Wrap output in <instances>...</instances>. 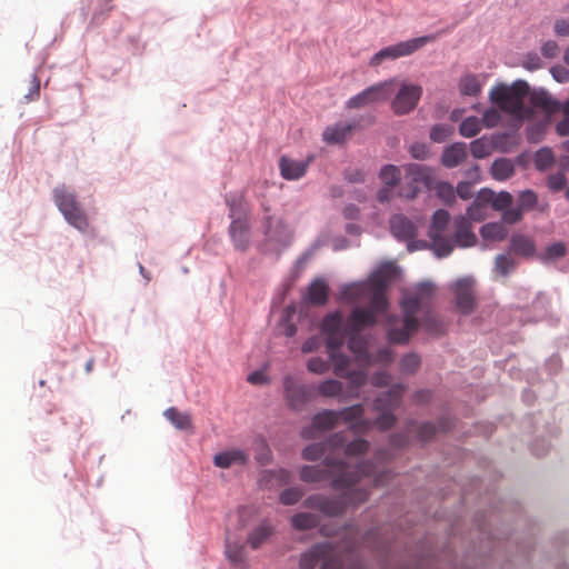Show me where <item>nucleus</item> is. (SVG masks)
<instances>
[{
  "label": "nucleus",
  "mask_w": 569,
  "mask_h": 569,
  "mask_svg": "<svg viewBox=\"0 0 569 569\" xmlns=\"http://www.w3.org/2000/svg\"><path fill=\"white\" fill-rule=\"evenodd\" d=\"M328 284L323 278H316L308 288V300L313 305H325L328 300Z\"/></svg>",
  "instance_id": "obj_36"
},
{
  "label": "nucleus",
  "mask_w": 569,
  "mask_h": 569,
  "mask_svg": "<svg viewBox=\"0 0 569 569\" xmlns=\"http://www.w3.org/2000/svg\"><path fill=\"white\" fill-rule=\"evenodd\" d=\"M438 198L446 204L451 206L456 200L455 189L448 182L441 181L436 187Z\"/></svg>",
  "instance_id": "obj_59"
},
{
  "label": "nucleus",
  "mask_w": 569,
  "mask_h": 569,
  "mask_svg": "<svg viewBox=\"0 0 569 569\" xmlns=\"http://www.w3.org/2000/svg\"><path fill=\"white\" fill-rule=\"evenodd\" d=\"M507 88L511 90L512 94L518 99L519 102H523V98L529 93L528 82L520 79L511 84H507Z\"/></svg>",
  "instance_id": "obj_64"
},
{
  "label": "nucleus",
  "mask_w": 569,
  "mask_h": 569,
  "mask_svg": "<svg viewBox=\"0 0 569 569\" xmlns=\"http://www.w3.org/2000/svg\"><path fill=\"white\" fill-rule=\"evenodd\" d=\"M452 133V128L445 123H437L430 130V139L433 142H445Z\"/></svg>",
  "instance_id": "obj_61"
},
{
  "label": "nucleus",
  "mask_w": 569,
  "mask_h": 569,
  "mask_svg": "<svg viewBox=\"0 0 569 569\" xmlns=\"http://www.w3.org/2000/svg\"><path fill=\"white\" fill-rule=\"evenodd\" d=\"M436 38L435 33L423 34L385 47L369 59V64L371 67H378L383 60H395L400 57H409L428 43L433 42Z\"/></svg>",
  "instance_id": "obj_4"
},
{
  "label": "nucleus",
  "mask_w": 569,
  "mask_h": 569,
  "mask_svg": "<svg viewBox=\"0 0 569 569\" xmlns=\"http://www.w3.org/2000/svg\"><path fill=\"white\" fill-rule=\"evenodd\" d=\"M453 242L460 248H468L476 243L477 238L471 230V223L466 216L460 214L453 218Z\"/></svg>",
  "instance_id": "obj_19"
},
{
  "label": "nucleus",
  "mask_w": 569,
  "mask_h": 569,
  "mask_svg": "<svg viewBox=\"0 0 569 569\" xmlns=\"http://www.w3.org/2000/svg\"><path fill=\"white\" fill-rule=\"evenodd\" d=\"M293 241V231L282 219L267 214L262 218V239L257 249L264 256L279 259L282 252L290 248Z\"/></svg>",
  "instance_id": "obj_2"
},
{
  "label": "nucleus",
  "mask_w": 569,
  "mask_h": 569,
  "mask_svg": "<svg viewBox=\"0 0 569 569\" xmlns=\"http://www.w3.org/2000/svg\"><path fill=\"white\" fill-rule=\"evenodd\" d=\"M303 492L298 487H289L279 493V501L284 506H293L302 499Z\"/></svg>",
  "instance_id": "obj_58"
},
{
  "label": "nucleus",
  "mask_w": 569,
  "mask_h": 569,
  "mask_svg": "<svg viewBox=\"0 0 569 569\" xmlns=\"http://www.w3.org/2000/svg\"><path fill=\"white\" fill-rule=\"evenodd\" d=\"M403 393V385H393L388 390L377 395L373 399L375 411H395L401 405Z\"/></svg>",
  "instance_id": "obj_15"
},
{
  "label": "nucleus",
  "mask_w": 569,
  "mask_h": 569,
  "mask_svg": "<svg viewBox=\"0 0 569 569\" xmlns=\"http://www.w3.org/2000/svg\"><path fill=\"white\" fill-rule=\"evenodd\" d=\"M550 300L547 293H543V291H540L537 293L536 298H533L531 302V310L532 313L529 315L526 311L520 312L519 321L521 325L529 323V322H538L545 318L548 317V310H549Z\"/></svg>",
  "instance_id": "obj_21"
},
{
  "label": "nucleus",
  "mask_w": 569,
  "mask_h": 569,
  "mask_svg": "<svg viewBox=\"0 0 569 569\" xmlns=\"http://www.w3.org/2000/svg\"><path fill=\"white\" fill-rule=\"evenodd\" d=\"M490 173L496 181H507L515 174V162L508 158H498L491 163Z\"/></svg>",
  "instance_id": "obj_32"
},
{
  "label": "nucleus",
  "mask_w": 569,
  "mask_h": 569,
  "mask_svg": "<svg viewBox=\"0 0 569 569\" xmlns=\"http://www.w3.org/2000/svg\"><path fill=\"white\" fill-rule=\"evenodd\" d=\"M320 518L311 512H297L291 518V526L295 530H313L319 527Z\"/></svg>",
  "instance_id": "obj_37"
},
{
  "label": "nucleus",
  "mask_w": 569,
  "mask_h": 569,
  "mask_svg": "<svg viewBox=\"0 0 569 569\" xmlns=\"http://www.w3.org/2000/svg\"><path fill=\"white\" fill-rule=\"evenodd\" d=\"M485 197L488 204H491L492 209L497 211L510 208L513 202V197L508 190H500L498 193L492 190V194Z\"/></svg>",
  "instance_id": "obj_44"
},
{
  "label": "nucleus",
  "mask_w": 569,
  "mask_h": 569,
  "mask_svg": "<svg viewBox=\"0 0 569 569\" xmlns=\"http://www.w3.org/2000/svg\"><path fill=\"white\" fill-rule=\"evenodd\" d=\"M163 416L178 430H189L192 428L190 416L186 412H180L174 407L167 408Z\"/></svg>",
  "instance_id": "obj_41"
},
{
  "label": "nucleus",
  "mask_w": 569,
  "mask_h": 569,
  "mask_svg": "<svg viewBox=\"0 0 569 569\" xmlns=\"http://www.w3.org/2000/svg\"><path fill=\"white\" fill-rule=\"evenodd\" d=\"M328 443L332 448H345L347 456H359L365 453L369 443L367 440L362 438H357L350 442L347 441V438L341 432H336L328 438Z\"/></svg>",
  "instance_id": "obj_20"
},
{
  "label": "nucleus",
  "mask_w": 569,
  "mask_h": 569,
  "mask_svg": "<svg viewBox=\"0 0 569 569\" xmlns=\"http://www.w3.org/2000/svg\"><path fill=\"white\" fill-rule=\"evenodd\" d=\"M307 370L312 373L322 375L329 370V362L322 357H311L307 361Z\"/></svg>",
  "instance_id": "obj_63"
},
{
  "label": "nucleus",
  "mask_w": 569,
  "mask_h": 569,
  "mask_svg": "<svg viewBox=\"0 0 569 569\" xmlns=\"http://www.w3.org/2000/svg\"><path fill=\"white\" fill-rule=\"evenodd\" d=\"M328 448H333L329 446L328 439L326 440V442L311 443L308 445L307 447H303L301 451V457L302 459L309 461L319 460L325 456Z\"/></svg>",
  "instance_id": "obj_50"
},
{
  "label": "nucleus",
  "mask_w": 569,
  "mask_h": 569,
  "mask_svg": "<svg viewBox=\"0 0 569 569\" xmlns=\"http://www.w3.org/2000/svg\"><path fill=\"white\" fill-rule=\"evenodd\" d=\"M492 194V189H482L478 191L476 198L467 208L466 214L467 219H471L473 221H481L486 217V211L488 207V201H486L485 196Z\"/></svg>",
  "instance_id": "obj_27"
},
{
  "label": "nucleus",
  "mask_w": 569,
  "mask_h": 569,
  "mask_svg": "<svg viewBox=\"0 0 569 569\" xmlns=\"http://www.w3.org/2000/svg\"><path fill=\"white\" fill-rule=\"evenodd\" d=\"M399 274V267L395 263L387 262L371 271L366 287L371 291H386L388 284Z\"/></svg>",
  "instance_id": "obj_12"
},
{
  "label": "nucleus",
  "mask_w": 569,
  "mask_h": 569,
  "mask_svg": "<svg viewBox=\"0 0 569 569\" xmlns=\"http://www.w3.org/2000/svg\"><path fill=\"white\" fill-rule=\"evenodd\" d=\"M430 250L438 259L447 258L455 249V242L440 232H428Z\"/></svg>",
  "instance_id": "obj_28"
},
{
  "label": "nucleus",
  "mask_w": 569,
  "mask_h": 569,
  "mask_svg": "<svg viewBox=\"0 0 569 569\" xmlns=\"http://www.w3.org/2000/svg\"><path fill=\"white\" fill-rule=\"evenodd\" d=\"M422 94V88L416 83L403 82L391 102V110L396 114H407L412 111Z\"/></svg>",
  "instance_id": "obj_7"
},
{
  "label": "nucleus",
  "mask_w": 569,
  "mask_h": 569,
  "mask_svg": "<svg viewBox=\"0 0 569 569\" xmlns=\"http://www.w3.org/2000/svg\"><path fill=\"white\" fill-rule=\"evenodd\" d=\"M283 396L292 409L301 408L309 399V390L297 382L293 376L286 375L282 378Z\"/></svg>",
  "instance_id": "obj_11"
},
{
  "label": "nucleus",
  "mask_w": 569,
  "mask_h": 569,
  "mask_svg": "<svg viewBox=\"0 0 569 569\" xmlns=\"http://www.w3.org/2000/svg\"><path fill=\"white\" fill-rule=\"evenodd\" d=\"M329 359L333 365V372L338 376H342L348 370L349 358L347 355L339 351V349H327Z\"/></svg>",
  "instance_id": "obj_52"
},
{
  "label": "nucleus",
  "mask_w": 569,
  "mask_h": 569,
  "mask_svg": "<svg viewBox=\"0 0 569 569\" xmlns=\"http://www.w3.org/2000/svg\"><path fill=\"white\" fill-rule=\"evenodd\" d=\"M367 309L377 313H383L388 309V299L386 291H371V299H369V306Z\"/></svg>",
  "instance_id": "obj_55"
},
{
  "label": "nucleus",
  "mask_w": 569,
  "mask_h": 569,
  "mask_svg": "<svg viewBox=\"0 0 569 569\" xmlns=\"http://www.w3.org/2000/svg\"><path fill=\"white\" fill-rule=\"evenodd\" d=\"M469 146L472 158L477 160L486 159L493 151L490 140L486 136L473 139Z\"/></svg>",
  "instance_id": "obj_45"
},
{
  "label": "nucleus",
  "mask_w": 569,
  "mask_h": 569,
  "mask_svg": "<svg viewBox=\"0 0 569 569\" xmlns=\"http://www.w3.org/2000/svg\"><path fill=\"white\" fill-rule=\"evenodd\" d=\"M224 203L228 208V217L231 220L233 219H249V208L248 203L242 196V193L238 191H229L224 194Z\"/></svg>",
  "instance_id": "obj_24"
},
{
  "label": "nucleus",
  "mask_w": 569,
  "mask_h": 569,
  "mask_svg": "<svg viewBox=\"0 0 569 569\" xmlns=\"http://www.w3.org/2000/svg\"><path fill=\"white\" fill-rule=\"evenodd\" d=\"M326 462L328 466L338 463V475L331 479L330 487L340 490L341 493L338 496L309 495L302 501L305 508L319 511L327 518H335L345 515L349 507H358L368 500V491L356 485L363 477H375L377 465L372 460L360 461L352 466L342 459L327 457Z\"/></svg>",
  "instance_id": "obj_1"
},
{
  "label": "nucleus",
  "mask_w": 569,
  "mask_h": 569,
  "mask_svg": "<svg viewBox=\"0 0 569 569\" xmlns=\"http://www.w3.org/2000/svg\"><path fill=\"white\" fill-rule=\"evenodd\" d=\"M227 232L233 249L240 252L248 251L251 246L252 234L250 218L231 220Z\"/></svg>",
  "instance_id": "obj_8"
},
{
  "label": "nucleus",
  "mask_w": 569,
  "mask_h": 569,
  "mask_svg": "<svg viewBox=\"0 0 569 569\" xmlns=\"http://www.w3.org/2000/svg\"><path fill=\"white\" fill-rule=\"evenodd\" d=\"M53 201L59 212L69 226H72L79 232L84 233L89 222L82 208L80 207L77 194L68 190L66 186H58L53 189Z\"/></svg>",
  "instance_id": "obj_3"
},
{
  "label": "nucleus",
  "mask_w": 569,
  "mask_h": 569,
  "mask_svg": "<svg viewBox=\"0 0 569 569\" xmlns=\"http://www.w3.org/2000/svg\"><path fill=\"white\" fill-rule=\"evenodd\" d=\"M468 158V148L466 142L456 141L447 147H445L440 162L443 167L451 169L460 163L465 162Z\"/></svg>",
  "instance_id": "obj_23"
},
{
  "label": "nucleus",
  "mask_w": 569,
  "mask_h": 569,
  "mask_svg": "<svg viewBox=\"0 0 569 569\" xmlns=\"http://www.w3.org/2000/svg\"><path fill=\"white\" fill-rule=\"evenodd\" d=\"M420 367V358L415 352L406 353L400 361V370L406 373H413Z\"/></svg>",
  "instance_id": "obj_60"
},
{
  "label": "nucleus",
  "mask_w": 569,
  "mask_h": 569,
  "mask_svg": "<svg viewBox=\"0 0 569 569\" xmlns=\"http://www.w3.org/2000/svg\"><path fill=\"white\" fill-rule=\"evenodd\" d=\"M339 423L336 410L325 409L315 413L311 419V427L318 430H330Z\"/></svg>",
  "instance_id": "obj_35"
},
{
  "label": "nucleus",
  "mask_w": 569,
  "mask_h": 569,
  "mask_svg": "<svg viewBox=\"0 0 569 569\" xmlns=\"http://www.w3.org/2000/svg\"><path fill=\"white\" fill-rule=\"evenodd\" d=\"M529 102L533 108H543L545 110H558L559 100H556L543 88L533 89L528 93Z\"/></svg>",
  "instance_id": "obj_31"
},
{
  "label": "nucleus",
  "mask_w": 569,
  "mask_h": 569,
  "mask_svg": "<svg viewBox=\"0 0 569 569\" xmlns=\"http://www.w3.org/2000/svg\"><path fill=\"white\" fill-rule=\"evenodd\" d=\"M388 99L386 83H377L366 87L362 91L347 101V108H363L369 104L383 102Z\"/></svg>",
  "instance_id": "obj_10"
},
{
  "label": "nucleus",
  "mask_w": 569,
  "mask_h": 569,
  "mask_svg": "<svg viewBox=\"0 0 569 569\" xmlns=\"http://www.w3.org/2000/svg\"><path fill=\"white\" fill-rule=\"evenodd\" d=\"M509 252L526 260L532 259L537 253L535 241L522 233H513L509 241Z\"/></svg>",
  "instance_id": "obj_22"
},
{
  "label": "nucleus",
  "mask_w": 569,
  "mask_h": 569,
  "mask_svg": "<svg viewBox=\"0 0 569 569\" xmlns=\"http://www.w3.org/2000/svg\"><path fill=\"white\" fill-rule=\"evenodd\" d=\"M272 533L273 527L268 521H262L249 532L247 542L252 550H257L271 537Z\"/></svg>",
  "instance_id": "obj_34"
},
{
  "label": "nucleus",
  "mask_w": 569,
  "mask_h": 569,
  "mask_svg": "<svg viewBox=\"0 0 569 569\" xmlns=\"http://www.w3.org/2000/svg\"><path fill=\"white\" fill-rule=\"evenodd\" d=\"M567 252L568 248L563 241H555L549 243L545 250L538 254V258L543 266H549L560 258H563Z\"/></svg>",
  "instance_id": "obj_33"
},
{
  "label": "nucleus",
  "mask_w": 569,
  "mask_h": 569,
  "mask_svg": "<svg viewBox=\"0 0 569 569\" xmlns=\"http://www.w3.org/2000/svg\"><path fill=\"white\" fill-rule=\"evenodd\" d=\"M327 457L323 458V465L303 466L300 470V479L305 482H321L336 477L339 470L338 463L328 466L326 462Z\"/></svg>",
  "instance_id": "obj_13"
},
{
  "label": "nucleus",
  "mask_w": 569,
  "mask_h": 569,
  "mask_svg": "<svg viewBox=\"0 0 569 569\" xmlns=\"http://www.w3.org/2000/svg\"><path fill=\"white\" fill-rule=\"evenodd\" d=\"M449 213L443 209L437 210L432 214L431 223L429 226L428 232H440L443 233L448 222H449Z\"/></svg>",
  "instance_id": "obj_57"
},
{
  "label": "nucleus",
  "mask_w": 569,
  "mask_h": 569,
  "mask_svg": "<svg viewBox=\"0 0 569 569\" xmlns=\"http://www.w3.org/2000/svg\"><path fill=\"white\" fill-rule=\"evenodd\" d=\"M461 96L476 98L481 93V82L472 73L463 74L458 83Z\"/></svg>",
  "instance_id": "obj_40"
},
{
  "label": "nucleus",
  "mask_w": 569,
  "mask_h": 569,
  "mask_svg": "<svg viewBox=\"0 0 569 569\" xmlns=\"http://www.w3.org/2000/svg\"><path fill=\"white\" fill-rule=\"evenodd\" d=\"M379 416L376 419L375 423L378 426L380 430H389L397 422V418L393 415V411H378Z\"/></svg>",
  "instance_id": "obj_62"
},
{
  "label": "nucleus",
  "mask_w": 569,
  "mask_h": 569,
  "mask_svg": "<svg viewBox=\"0 0 569 569\" xmlns=\"http://www.w3.org/2000/svg\"><path fill=\"white\" fill-rule=\"evenodd\" d=\"M390 232L398 241H409L417 233L416 224L403 213H395L389 219Z\"/></svg>",
  "instance_id": "obj_18"
},
{
  "label": "nucleus",
  "mask_w": 569,
  "mask_h": 569,
  "mask_svg": "<svg viewBox=\"0 0 569 569\" xmlns=\"http://www.w3.org/2000/svg\"><path fill=\"white\" fill-rule=\"evenodd\" d=\"M339 422L348 423L352 428L367 427L369 422L363 419L362 403H355L349 407L336 410Z\"/></svg>",
  "instance_id": "obj_25"
},
{
  "label": "nucleus",
  "mask_w": 569,
  "mask_h": 569,
  "mask_svg": "<svg viewBox=\"0 0 569 569\" xmlns=\"http://www.w3.org/2000/svg\"><path fill=\"white\" fill-rule=\"evenodd\" d=\"M319 392L323 397H337L338 400L347 401L348 393L343 392V385L337 379H327L319 385Z\"/></svg>",
  "instance_id": "obj_38"
},
{
  "label": "nucleus",
  "mask_w": 569,
  "mask_h": 569,
  "mask_svg": "<svg viewBox=\"0 0 569 569\" xmlns=\"http://www.w3.org/2000/svg\"><path fill=\"white\" fill-rule=\"evenodd\" d=\"M421 307V301L417 296L407 293L401 299V308L403 312V319H407V323L419 322L416 317L417 312Z\"/></svg>",
  "instance_id": "obj_39"
},
{
  "label": "nucleus",
  "mask_w": 569,
  "mask_h": 569,
  "mask_svg": "<svg viewBox=\"0 0 569 569\" xmlns=\"http://www.w3.org/2000/svg\"><path fill=\"white\" fill-rule=\"evenodd\" d=\"M419 328V322L407 323L403 319L401 327H391L387 330V341L390 343H408L412 333Z\"/></svg>",
  "instance_id": "obj_29"
},
{
  "label": "nucleus",
  "mask_w": 569,
  "mask_h": 569,
  "mask_svg": "<svg viewBox=\"0 0 569 569\" xmlns=\"http://www.w3.org/2000/svg\"><path fill=\"white\" fill-rule=\"evenodd\" d=\"M249 460L248 453L242 449H227L214 455L213 463L221 469H228L232 465H246Z\"/></svg>",
  "instance_id": "obj_26"
},
{
  "label": "nucleus",
  "mask_w": 569,
  "mask_h": 569,
  "mask_svg": "<svg viewBox=\"0 0 569 569\" xmlns=\"http://www.w3.org/2000/svg\"><path fill=\"white\" fill-rule=\"evenodd\" d=\"M262 482L274 483L277 486H284L290 483V471L286 469L268 470L262 476Z\"/></svg>",
  "instance_id": "obj_54"
},
{
  "label": "nucleus",
  "mask_w": 569,
  "mask_h": 569,
  "mask_svg": "<svg viewBox=\"0 0 569 569\" xmlns=\"http://www.w3.org/2000/svg\"><path fill=\"white\" fill-rule=\"evenodd\" d=\"M321 247L320 240H316L312 242V244L305 250L299 258L296 260V262L292 266L291 273L292 278L297 279L302 270L306 268L308 261L312 258L316 250H318Z\"/></svg>",
  "instance_id": "obj_46"
},
{
  "label": "nucleus",
  "mask_w": 569,
  "mask_h": 569,
  "mask_svg": "<svg viewBox=\"0 0 569 569\" xmlns=\"http://www.w3.org/2000/svg\"><path fill=\"white\" fill-rule=\"evenodd\" d=\"M489 98L493 104L498 107L499 110L505 112H509L516 116L518 119H522L527 113L530 112V109L523 104V102H519L518 99L512 94L511 90L506 88V83H499L495 87L489 94Z\"/></svg>",
  "instance_id": "obj_5"
},
{
  "label": "nucleus",
  "mask_w": 569,
  "mask_h": 569,
  "mask_svg": "<svg viewBox=\"0 0 569 569\" xmlns=\"http://www.w3.org/2000/svg\"><path fill=\"white\" fill-rule=\"evenodd\" d=\"M508 236V230L500 222H487L480 227V237L487 241H502Z\"/></svg>",
  "instance_id": "obj_43"
},
{
  "label": "nucleus",
  "mask_w": 569,
  "mask_h": 569,
  "mask_svg": "<svg viewBox=\"0 0 569 569\" xmlns=\"http://www.w3.org/2000/svg\"><path fill=\"white\" fill-rule=\"evenodd\" d=\"M379 177L385 186L395 188L401 180V171L395 164H385Z\"/></svg>",
  "instance_id": "obj_51"
},
{
  "label": "nucleus",
  "mask_w": 569,
  "mask_h": 569,
  "mask_svg": "<svg viewBox=\"0 0 569 569\" xmlns=\"http://www.w3.org/2000/svg\"><path fill=\"white\" fill-rule=\"evenodd\" d=\"M331 551V546L328 542L312 545L300 555L299 566L301 569H313L320 561L330 560Z\"/></svg>",
  "instance_id": "obj_17"
},
{
  "label": "nucleus",
  "mask_w": 569,
  "mask_h": 569,
  "mask_svg": "<svg viewBox=\"0 0 569 569\" xmlns=\"http://www.w3.org/2000/svg\"><path fill=\"white\" fill-rule=\"evenodd\" d=\"M347 378L349 381L348 397H358L359 390L367 382V375L362 371H348Z\"/></svg>",
  "instance_id": "obj_53"
},
{
  "label": "nucleus",
  "mask_w": 569,
  "mask_h": 569,
  "mask_svg": "<svg viewBox=\"0 0 569 569\" xmlns=\"http://www.w3.org/2000/svg\"><path fill=\"white\" fill-rule=\"evenodd\" d=\"M322 332L326 335L327 349H340L346 342V320L339 311L331 312L323 318Z\"/></svg>",
  "instance_id": "obj_6"
},
{
  "label": "nucleus",
  "mask_w": 569,
  "mask_h": 569,
  "mask_svg": "<svg viewBox=\"0 0 569 569\" xmlns=\"http://www.w3.org/2000/svg\"><path fill=\"white\" fill-rule=\"evenodd\" d=\"M538 204V194L532 189H523L519 192L518 197V208H520L523 212L529 211Z\"/></svg>",
  "instance_id": "obj_56"
},
{
  "label": "nucleus",
  "mask_w": 569,
  "mask_h": 569,
  "mask_svg": "<svg viewBox=\"0 0 569 569\" xmlns=\"http://www.w3.org/2000/svg\"><path fill=\"white\" fill-rule=\"evenodd\" d=\"M475 279L471 276H465L453 282V295H456V305L460 313L468 316L475 307L473 293Z\"/></svg>",
  "instance_id": "obj_9"
},
{
  "label": "nucleus",
  "mask_w": 569,
  "mask_h": 569,
  "mask_svg": "<svg viewBox=\"0 0 569 569\" xmlns=\"http://www.w3.org/2000/svg\"><path fill=\"white\" fill-rule=\"evenodd\" d=\"M353 129V124L349 122H336L335 124L328 126L323 133V140L328 143H340L345 141Z\"/></svg>",
  "instance_id": "obj_30"
},
{
  "label": "nucleus",
  "mask_w": 569,
  "mask_h": 569,
  "mask_svg": "<svg viewBox=\"0 0 569 569\" xmlns=\"http://www.w3.org/2000/svg\"><path fill=\"white\" fill-rule=\"evenodd\" d=\"M224 553L231 563H242L247 559L244 545L240 540H230L227 538Z\"/></svg>",
  "instance_id": "obj_42"
},
{
  "label": "nucleus",
  "mask_w": 569,
  "mask_h": 569,
  "mask_svg": "<svg viewBox=\"0 0 569 569\" xmlns=\"http://www.w3.org/2000/svg\"><path fill=\"white\" fill-rule=\"evenodd\" d=\"M313 160V156H308L305 160H293L287 157L279 159L280 174L284 180L295 181L302 178Z\"/></svg>",
  "instance_id": "obj_16"
},
{
  "label": "nucleus",
  "mask_w": 569,
  "mask_h": 569,
  "mask_svg": "<svg viewBox=\"0 0 569 569\" xmlns=\"http://www.w3.org/2000/svg\"><path fill=\"white\" fill-rule=\"evenodd\" d=\"M517 262L508 253H500L495 258L493 270L501 277H508L515 269Z\"/></svg>",
  "instance_id": "obj_47"
},
{
  "label": "nucleus",
  "mask_w": 569,
  "mask_h": 569,
  "mask_svg": "<svg viewBox=\"0 0 569 569\" xmlns=\"http://www.w3.org/2000/svg\"><path fill=\"white\" fill-rule=\"evenodd\" d=\"M377 323L375 312L365 307H358L352 310L346 320V330L348 335H359L365 327H371Z\"/></svg>",
  "instance_id": "obj_14"
},
{
  "label": "nucleus",
  "mask_w": 569,
  "mask_h": 569,
  "mask_svg": "<svg viewBox=\"0 0 569 569\" xmlns=\"http://www.w3.org/2000/svg\"><path fill=\"white\" fill-rule=\"evenodd\" d=\"M555 163V156L549 147H541L533 156V164L538 171H546Z\"/></svg>",
  "instance_id": "obj_48"
},
{
  "label": "nucleus",
  "mask_w": 569,
  "mask_h": 569,
  "mask_svg": "<svg viewBox=\"0 0 569 569\" xmlns=\"http://www.w3.org/2000/svg\"><path fill=\"white\" fill-rule=\"evenodd\" d=\"M481 132V119L476 116H469L462 120L459 126L461 137L471 138Z\"/></svg>",
  "instance_id": "obj_49"
}]
</instances>
